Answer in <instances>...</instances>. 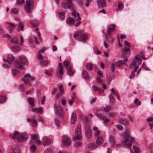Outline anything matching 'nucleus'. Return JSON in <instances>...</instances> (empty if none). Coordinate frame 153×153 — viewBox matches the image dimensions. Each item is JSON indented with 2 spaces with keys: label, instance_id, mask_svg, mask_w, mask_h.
<instances>
[{
  "label": "nucleus",
  "instance_id": "f257e3e1",
  "mask_svg": "<svg viewBox=\"0 0 153 153\" xmlns=\"http://www.w3.org/2000/svg\"><path fill=\"white\" fill-rule=\"evenodd\" d=\"M28 135L26 132H23L21 134L18 132L15 131L13 134L11 133L10 134V137L13 139H16L19 142H22L25 141L27 138Z\"/></svg>",
  "mask_w": 153,
  "mask_h": 153
},
{
  "label": "nucleus",
  "instance_id": "f03ea898",
  "mask_svg": "<svg viewBox=\"0 0 153 153\" xmlns=\"http://www.w3.org/2000/svg\"><path fill=\"white\" fill-rule=\"evenodd\" d=\"M123 136L125 140L123 143V144L124 146L128 148L131 147V143L134 141V138L130 136L129 131L127 130L123 134Z\"/></svg>",
  "mask_w": 153,
  "mask_h": 153
},
{
  "label": "nucleus",
  "instance_id": "7ed1b4c3",
  "mask_svg": "<svg viewBox=\"0 0 153 153\" xmlns=\"http://www.w3.org/2000/svg\"><path fill=\"white\" fill-rule=\"evenodd\" d=\"M20 60H17L14 62V66L15 68L19 69H23L24 68L23 64L26 61L25 57L23 56H20Z\"/></svg>",
  "mask_w": 153,
  "mask_h": 153
},
{
  "label": "nucleus",
  "instance_id": "20e7f679",
  "mask_svg": "<svg viewBox=\"0 0 153 153\" xmlns=\"http://www.w3.org/2000/svg\"><path fill=\"white\" fill-rule=\"evenodd\" d=\"M74 37L76 39L80 41L85 40L88 38V35L87 33L81 31L75 33Z\"/></svg>",
  "mask_w": 153,
  "mask_h": 153
},
{
  "label": "nucleus",
  "instance_id": "39448f33",
  "mask_svg": "<svg viewBox=\"0 0 153 153\" xmlns=\"http://www.w3.org/2000/svg\"><path fill=\"white\" fill-rule=\"evenodd\" d=\"M34 2L32 0H27L24 6V9L25 11L28 13L31 12L30 10H32L34 7Z\"/></svg>",
  "mask_w": 153,
  "mask_h": 153
},
{
  "label": "nucleus",
  "instance_id": "423d86ee",
  "mask_svg": "<svg viewBox=\"0 0 153 153\" xmlns=\"http://www.w3.org/2000/svg\"><path fill=\"white\" fill-rule=\"evenodd\" d=\"M81 125L80 124H78L75 131V136L73 138L74 140H80L82 138V136L81 132Z\"/></svg>",
  "mask_w": 153,
  "mask_h": 153
},
{
  "label": "nucleus",
  "instance_id": "0eeeda50",
  "mask_svg": "<svg viewBox=\"0 0 153 153\" xmlns=\"http://www.w3.org/2000/svg\"><path fill=\"white\" fill-rule=\"evenodd\" d=\"M34 80V78L31 76L29 74H27L24 75V78L21 80L25 84L29 83L30 82H32Z\"/></svg>",
  "mask_w": 153,
  "mask_h": 153
},
{
  "label": "nucleus",
  "instance_id": "6e6552de",
  "mask_svg": "<svg viewBox=\"0 0 153 153\" xmlns=\"http://www.w3.org/2000/svg\"><path fill=\"white\" fill-rule=\"evenodd\" d=\"M58 66L59 68L57 71V74L61 79H62V76L64 73L63 65L61 63H59V64Z\"/></svg>",
  "mask_w": 153,
  "mask_h": 153
},
{
  "label": "nucleus",
  "instance_id": "1a4fd4ad",
  "mask_svg": "<svg viewBox=\"0 0 153 153\" xmlns=\"http://www.w3.org/2000/svg\"><path fill=\"white\" fill-rule=\"evenodd\" d=\"M67 2V4L65 3H62L61 5V7L65 9H67L68 8L69 9H72L71 5H73V4L71 2V0H68Z\"/></svg>",
  "mask_w": 153,
  "mask_h": 153
},
{
  "label": "nucleus",
  "instance_id": "9d476101",
  "mask_svg": "<svg viewBox=\"0 0 153 153\" xmlns=\"http://www.w3.org/2000/svg\"><path fill=\"white\" fill-rule=\"evenodd\" d=\"M62 140L63 143L65 146H68L71 144L70 139L66 135H64L62 138Z\"/></svg>",
  "mask_w": 153,
  "mask_h": 153
},
{
  "label": "nucleus",
  "instance_id": "9b49d317",
  "mask_svg": "<svg viewBox=\"0 0 153 153\" xmlns=\"http://www.w3.org/2000/svg\"><path fill=\"white\" fill-rule=\"evenodd\" d=\"M116 25L114 24L110 25L108 28L107 31V34L109 36H111V33L113 32L115 30Z\"/></svg>",
  "mask_w": 153,
  "mask_h": 153
},
{
  "label": "nucleus",
  "instance_id": "f8f14e48",
  "mask_svg": "<svg viewBox=\"0 0 153 153\" xmlns=\"http://www.w3.org/2000/svg\"><path fill=\"white\" fill-rule=\"evenodd\" d=\"M85 130L86 137L88 138L91 137L92 135V132L88 126L86 125L85 126Z\"/></svg>",
  "mask_w": 153,
  "mask_h": 153
},
{
  "label": "nucleus",
  "instance_id": "ddd939ff",
  "mask_svg": "<svg viewBox=\"0 0 153 153\" xmlns=\"http://www.w3.org/2000/svg\"><path fill=\"white\" fill-rule=\"evenodd\" d=\"M55 108L56 112L59 115V117L62 118L63 115L62 114V108L61 106L58 105H56Z\"/></svg>",
  "mask_w": 153,
  "mask_h": 153
},
{
  "label": "nucleus",
  "instance_id": "4468645a",
  "mask_svg": "<svg viewBox=\"0 0 153 153\" xmlns=\"http://www.w3.org/2000/svg\"><path fill=\"white\" fill-rule=\"evenodd\" d=\"M95 114L97 117H100L103 120L105 119V116L103 111L99 110L95 112Z\"/></svg>",
  "mask_w": 153,
  "mask_h": 153
},
{
  "label": "nucleus",
  "instance_id": "2eb2a0df",
  "mask_svg": "<svg viewBox=\"0 0 153 153\" xmlns=\"http://www.w3.org/2000/svg\"><path fill=\"white\" fill-rule=\"evenodd\" d=\"M128 61V59L127 58L124 59L123 61L120 60L118 61L117 62H115L116 63V65L117 67L121 66L122 65H125Z\"/></svg>",
  "mask_w": 153,
  "mask_h": 153
},
{
  "label": "nucleus",
  "instance_id": "dca6fc26",
  "mask_svg": "<svg viewBox=\"0 0 153 153\" xmlns=\"http://www.w3.org/2000/svg\"><path fill=\"white\" fill-rule=\"evenodd\" d=\"M97 5L100 8H102L105 6V0H97Z\"/></svg>",
  "mask_w": 153,
  "mask_h": 153
},
{
  "label": "nucleus",
  "instance_id": "f3484780",
  "mask_svg": "<svg viewBox=\"0 0 153 153\" xmlns=\"http://www.w3.org/2000/svg\"><path fill=\"white\" fill-rule=\"evenodd\" d=\"M39 29L38 28H36L35 29V30L37 31V37H35V42L36 43H38L39 42L38 41V39L40 40L41 41H42V39L41 37L40 33L38 30Z\"/></svg>",
  "mask_w": 153,
  "mask_h": 153
},
{
  "label": "nucleus",
  "instance_id": "a211bd4d",
  "mask_svg": "<svg viewBox=\"0 0 153 153\" xmlns=\"http://www.w3.org/2000/svg\"><path fill=\"white\" fill-rule=\"evenodd\" d=\"M39 59L40 60V63L41 65L43 66H45L48 64V61L46 57H42L41 59Z\"/></svg>",
  "mask_w": 153,
  "mask_h": 153
},
{
  "label": "nucleus",
  "instance_id": "6ab92c4d",
  "mask_svg": "<svg viewBox=\"0 0 153 153\" xmlns=\"http://www.w3.org/2000/svg\"><path fill=\"white\" fill-rule=\"evenodd\" d=\"M43 144L44 145H48L50 144V140L47 137H44L42 139Z\"/></svg>",
  "mask_w": 153,
  "mask_h": 153
},
{
  "label": "nucleus",
  "instance_id": "aec40b11",
  "mask_svg": "<svg viewBox=\"0 0 153 153\" xmlns=\"http://www.w3.org/2000/svg\"><path fill=\"white\" fill-rule=\"evenodd\" d=\"M66 22L69 25H74L75 23V19L71 17H68L66 19Z\"/></svg>",
  "mask_w": 153,
  "mask_h": 153
},
{
  "label": "nucleus",
  "instance_id": "412c9836",
  "mask_svg": "<svg viewBox=\"0 0 153 153\" xmlns=\"http://www.w3.org/2000/svg\"><path fill=\"white\" fill-rule=\"evenodd\" d=\"M118 122L119 123L126 126L128 125L129 123L127 120L122 118L119 119Z\"/></svg>",
  "mask_w": 153,
  "mask_h": 153
},
{
  "label": "nucleus",
  "instance_id": "4be33fe9",
  "mask_svg": "<svg viewBox=\"0 0 153 153\" xmlns=\"http://www.w3.org/2000/svg\"><path fill=\"white\" fill-rule=\"evenodd\" d=\"M71 124H74L76 121V114L75 113H73L71 115Z\"/></svg>",
  "mask_w": 153,
  "mask_h": 153
},
{
  "label": "nucleus",
  "instance_id": "5701e85b",
  "mask_svg": "<svg viewBox=\"0 0 153 153\" xmlns=\"http://www.w3.org/2000/svg\"><path fill=\"white\" fill-rule=\"evenodd\" d=\"M82 76L84 79H90V76L88 72L85 71H82Z\"/></svg>",
  "mask_w": 153,
  "mask_h": 153
},
{
  "label": "nucleus",
  "instance_id": "b1692460",
  "mask_svg": "<svg viewBox=\"0 0 153 153\" xmlns=\"http://www.w3.org/2000/svg\"><path fill=\"white\" fill-rule=\"evenodd\" d=\"M15 57L11 54H9L7 57V61L9 63H11L14 60Z\"/></svg>",
  "mask_w": 153,
  "mask_h": 153
},
{
  "label": "nucleus",
  "instance_id": "393cba45",
  "mask_svg": "<svg viewBox=\"0 0 153 153\" xmlns=\"http://www.w3.org/2000/svg\"><path fill=\"white\" fill-rule=\"evenodd\" d=\"M103 139L102 137H97L96 141V143L97 145H100L103 142Z\"/></svg>",
  "mask_w": 153,
  "mask_h": 153
},
{
  "label": "nucleus",
  "instance_id": "a878e982",
  "mask_svg": "<svg viewBox=\"0 0 153 153\" xmlns=\"http://www.w3.org/2000/svg\"><path fill=\"white\" fill-rule=\"evenodd\" d=\"M86 68L88 71L92 70L93 69V65L91 63H88L86 65Z\"/></svg>",
  "mask_w": 153,
  "mask_h": 153
},
{
  "label": "nucleus",
  "instance_id": "bb28decb",
  "mask_svg": "<svg viewBox=\"0 0 153 153\" xmlns=\"http://www.w3.org/2000/svg\"><path fill=\"white\" fill-rule=\"evenodd\" d=\"M20 50V46L18 45L14 46L12 47L13 51L17 52L19 51Z\"/></svg>",
  "mask_w": 153,
  "mask_h": 153
},
{
  "label": "nucleus",
  "instance_id": "cd10ccee",
  "mask_svg": "<svg viewBox=\"0 0 153 153\" xmlns=\"http://www.w3.org/2000/svg\"><path fill=\"white\" fill-rule=\"evenodd\" d=\"M24 25L21 22H19L18 24V27H17V30L18 31L21 30L23 31L24 29Z\"/></svg>",
  "mask_w": 153,
  "mask_h": 153
},
{
  "label": "nucleus",
  "instance_id": "c85d7f7f",
  "mask_svg": "<svg viewBox=\"0 0 153 153\" xmlns=\"http://www.w3.org/2000/svg\"><path fill=\"white\" fill-rule=\"evenodd\" d=\"M44 52V50L43 49L40 50L38 52V58L39 59H41L43 57L42 53Z\"/></svg>",
  "mask_w": 153,
  "mask_h": 153
},
{
  "label": "nucleus",
  "instance_id": "c756f323",
  "mask_svg": "<svg viewBox=\"0 0 153 153\" xmlns=\"http://www.w3.org/2000/svg\"><path fill=\"white\" fill-rule=\"evenodd\" d=\"M12 150L14 153H19V149L17 146H14L12 148Z\"/></svg>",
  "mask_w": 153,
  "mask_h": 153
},
{
  "label": "nucleus",
  "instance_id": "7c9ffc66",
  "mask_svg": "<svg viewBox=\"0 0 153 153\" xmlns=\"http://www.w3.org/2000/svg\"><path fill=\"white\" fill-rule=\"evenodd\" d=\"M32 109L38 113H41L43 111V109L42 108H32Z\"/></svg>",
  "mask_w": 153,
  "mask_h": 153
},
{
  "label": "nucleus",
  "instance_id": "2f4dec72",
  "mask_svg": "<svg viewBox=\"0 0 153 153\" xmlns=\"http://www.w3.org/2000/svg\"><path fill=\"white\" fill-rule=\"evenodd\" d=\"M135 59V62L138 61V65H140L142 62V60L139 58V57L138 55H137L135 57L134 59Z\"/></svg>",
  "mask_w": 153,
  "mask_h": 153
},
{
  "label": "nucleus",
  "instance_id": "473e14b6",
  "mask_svg": "<svg viewBox=\"0 0 153 153\" xmlns=\"http://www.w3.org/2000/svg\"><path fill=\"white\" fill-rule=\"evenodd\" d=\"M30 22L32 25L34 27H36L38 25V23L36 20H31Z\"/></svg>",
  "mask_w": 153,
  "mask_h": 153
},
{
  "label": "nucleus",
  "instance_id": "72a5a7b5",
  "mask_svg": "<svg viewBox=\"0 0 153 153\" xmlns=\"http://www.w3.org/2000/svg\"><path fill=\"white\" fill-rule=\"evenodd\" d=\"M6 97L3 96H0V103H3L5 102Z\"/></svg>",
  "mask_w": 153,
  "mask_h": 153
},
{
  "label": "nucleus",
  "instance_id": "f704fd0d",
  "mask_svg": "<svg viewBox=\"0 0 153 153\" xmlns=\"http://www.w3.org/2000/svg\"><path fill=\"white\" fill-rule=\"evenodd\" d=\"M92 88L94 91H98L99 92L101 91V88L96 87L95 85H93L92 86Z\"/></svg>",
  "mask_w": 153,
  "mask_h": 153
},
{
  "label": "nucleus",
  "instance_id": "c9c22d12",
  "mask_svg": "<svg viewBox=\"0 0 153 153\" xmlns=\"http://www.w3.org/2000/svg\"><path fill=\"white\" fill-rule=\"evenodd\" d=\"M116 63H115L114 62L111 64V65L110 67L111 70L112 71H114L115 70V67H117V66L116 65Z\"/></svg>",
  "mask_w": 153,
  "mask_h": 153
},
{
  "label": "nucleus",
  "instance_id": "e433bc0d",
  "mask_svg": "<svg viewBox=\"0 0 153 153\" xmlns=\"http://www.w3.org/2000/svg\"><path fill=\"white\" fill-rule=\"evenodd\" d=\"M64 64L65 66L67 68L70 67V62L68 60H65L64 61Z\"/></svg>",
  "mask_w": 153,
  "mask_h": 153
},
{
  "label": "nucleus",
  "instance_id": "4c0bfd02",
  "mask_svg": "<svg viewBox=\"0 0 153 153\" xmlns=\"http://www.w3.org/2000/svg\"><path fill=\"white\" fill-rule=\"evenodd\" d=\"M28 102L30 104L33 105L34 103V99L32 97H30L28 99Z\"/></svg>",
  "mask_w": 153,
  "mask_h": 153
},
{
  "label": "nucleus",
  "instance_id": "58836bf2",
  "mask_svg": "<svg viewBox=\"0 0 153 153\" xmlns=\"http://www.w3.org/2000/svg\"><path fill=\"white\" fill-rule=\"evenodd\" d=\"M109 97L110 100V101L111 103H115V101L114 100V99L113 97L112 94H111L110 95Z\"/></svg>",
  "mask_w": 153,
  "mask_h": 153
},
{
  "label": "nucleus",
  "instance_id": "ea45409f",
  "mask_svg": "<svg viewBox=\"0 0 153 153\" xmlns=\"http://www.w3.org/2000/svg\"><path fill=\"white\" fill-rule=\"evenodd\" d=\"M135 59H134L133 63L129 65V66L130 68H132L134 66L138 65V63H137V62H135Z\"/></svg>",
  "mask_w": 153,
  "mask_h": 153
},
{
  "label": "nucleus",
  "instance_id": "a19ab883",
  "mask_svg": "<svg viewBox=\"0 0 153 153\" xmlns=\"http://www.w3.org/2000/svg\"><path fill=\"white\" fill-rule=\"evenodd\" d=\"M109 142L112 145H113L115 144V141L114 137H113L111 136L110 137L109 139Z\"/></svg>",
  "mask_w": 153,
  "mask_h": 153
},
{
  "label": "nucleus",
  "instance_id": "79ce46f5",
  "mask_svg": "<svg viewBox=\"0 0 153 153\" xmlns=\"http://www.w3.org/2000/svg\"><path fill=\"white\" fill-rule=\"evenodd\" d=\"M32 126L35 127L36 126L37 124V123L35 120H31Z\"/></svg>",
  "mask_w": 153,
  "mask_h": 153
},
{
  "label": "nucleus",
  "instance_id": "37998d69",
  "mask_svg": "<svg viewBox=\"0 0 153 153\" xmlns=\"http://www.w3.org/2000/svg\"><path fill=\"white\" fill-rule=\"evenodd\" d=\"M67 73L69 75L71 76H73V71H72L71 68L70 67L67 68Z\"/></svg>",
  "mask_w": 153,
  "mask_h": 153
},
{
  "label": "nucleus",
  "instance_id": "c03bdc74",
  "mask_svg": "<svg viewBox=\"0 0 153 153\" xmlns=\"http://www.w3.org/2000/svg\"><path fill=\"white\" fill-rule=\"evenodd\" d=\"M10 41L13 43L16 44L18 43L19 42V41L18 39L16 37H14L12 39H11Z\"/></svg>",
  "mask_w": 153,
  "mask_h": 153
},
{
  "label": "nucleus",
  "instance_id": "a18cd8bd",
  "mask_svg": "<svg viewBox=\"0 0 153 153\" xmlns=\"http://www.w3.org/2000/svg\"><path fill=\"white\" fill-rule=\"evenodd\" d=\"M94 52L95 54L98 55L101 53L100 51L97 49V48L96 47H94Z\"/></svg>",
  "mask_w": 153,
  "mask_h": 153
},
{
  "label": "nucleus",
  "instance_id": "49530a36",
  "mask_svg": "<svg viewBox=\"0 0 153 153\" xmlns=\"http://www.w3.org/2000/svg\"><path fill=\"white\" fill-rule=\"evenodd\" d=\"M31 139L33 141H34L37 139H38V136L37 135L34 134L31 135Z\"/></svg>",
  "mask_w": 153,
  "mask_h": 153
},
{
  "label": "nucleus",
  "instance_id": "de8ad7c7",
  "mask_svg": "<svg viewBox=\"0 0 153 153\" xmlns=\"http://www.w3.org/2000/svg\"><path fill=\"white\" fill-rule=\"evenodd\" d=\"M59 16L60 18L63 19L65 17V13L62 12H61L59 13Z\"/></svg>",
  "mask_w": 153,
  "mask_h": 153
},
{
  "label": "nucleus",
  "instance_id": "09e8293b",
  "mask_svg": "<svg viewBox=\"0 0 153 153\" xmlns=\"http://www.w3.org/2000/svg\"><path fill=\"white\" fill-rule=\"evenodd\" d=\"M97 82V83H102L103 82V81L102 79L100 77H97L96 78Z\"/></svg>",
  "mask_w": 153,
  "mask_h": 153
},
{
  "label": "nucleus",
  "instance_id": "8fccbe9b",
  "mask_svg": "<svg viewBox=\"0 0 153 153\" xmlns=\"http://www.w3.org/2000/svg\"><path fill=\"white\" fill-rule=\"evenodd\" d=\"M130 49V48L129 47H126L124 48H123L122 49V51L124 52H126L129 51Z\"/></svg>",
  "mask_w": 153,
  "mask_h": 153
},
{
  "label": "nucleus",
  "instance_id": "3c124183",
  "mask_svg": "<svg viewBox=\"0 0 153 153\" xmlns=\"http://www.w3.org/2000/svg\"><path fill=\"white\" fill-rule=\"evenodd\" d=\"M133 147L136 153H139V150L137 146H133Z\"/></svg>",
  "mask_w": 153,
  "mask_h": 153
},
{
  "label": "nucleus",
  "instance_id": "603ef678",
  "mask_svg": "<svg viewBox=\"0 0 153 153\" xmlns=\"http://www.w3.org/2000/svg\"><path fill=\"white\" fill-rule=\"evenodd\" d=\"M111 107L110 105H108L106 107L104 108V110L106 112H108L109 111L110 109L111 108Z\"/></svg>",
  "mask_w": 153,
  "mask_h": 153
},
{
  "label": "nucleus",
  "instance_id": "864d4df0",
  "mask_svg": "<svg viewBox=\"0 0 153 153\" xmlns=\"http://www.w3.org/2000/svg\"><path fill=\"white\" fill-rule=\"evenodd\" d=\"M35 149V146L33 145H31L30 146V150L31 152L33 153Z\"/></svg>",
  "mask_w": 153,
  "mask_h": 153
},
{
  "label": "nucleus",
  "instance_id": "5fc2aeb1",
  "mask_svg": "<svg viewBox=\"0 0 153 153\" xmlns=\"http://www.w3.org/2000/svg\"><path fill=\"white\" fill-rule=\"evenodd\" d=\"M52 152L51 149L50 148H48L44 151V153H52Z\"/></svg>",
  "mask_w": 153,
  "mask_h": 153
},
{
  "label": "nucleus",
  "instance_id": "6e6d98bb",
  "mask_svg": "<svg viewBox=\"0 0 153 153\" xmlns=\"http://www.w3.org/2000/svg\"><path fill=\"white\" fill-rule=\"evenodd\" d=\"M12 12L13 13L15 14H17L18 13V11L17 9L16 8H13L12 9Z\"/></svg>",
  "mask_w": 153,
  "mask_h": 153
},
{
  "label": "nucleus",
  "instance_id": "4d7b16f0",
  "mask_svg": "<svg viewBox=\"0 0 153 153\" xmlns=\"http://www.w3.org/2000/svg\"><path fill=\"white\" fill-rule=\"evenodd\" d=\"M19 72L18 70L16 69H14L13 71L12 74L14 75H16Z\"/></svg>",
  "mask_w": 153,
  "mask_h": 153
},
{
  "label": "nucleus",
  "instance_id": "13d9d810",
  "mask_svg": "<svg viewBox=\"0 0 153 153\" xmlns=\"http://www.w3.org/2000/svg\"><path fill=\"white\" fill-rule=\"evenodd\" d=\"M115 126L117 128L118 130H122L123 128V126L121 125H116Z\"/></svg>",
  "mask_w": 153,
  "mask_h": 153
},
{
  "label": "nucleus",
  "instance_id": "bf43d9fd",
  "mask_svg": "<svg viewBox=\"0 0 153 153\" xmlns=\"http://www.w3.org/2000/svg\"><path fill=\"white\" fill-rule=\"evenodd\" d=\"M81 143L80 142H77L75 143V146L76 148H77L81 146Z\"/></svg>",
  "mask_w": 153,
  "mask_h": 153
},
{
  "label": "nucleus",
  "instance_id": "052dcab7",
  "mask_svg": "<svg viewBox=\"0 0 153 153\" xmlns=\"http://www.w3.org/2000/svg\"><path fill=\"white\" fill-rule=\"evenodd\" d=\"M74 97H72V100H69V102L70 105H71L74 102Z\"/></svg>",
  "mask_w": 153,
  "mask_h": 153
},
{
  "label": "nucleus",
  "instance_id": "680f3d73",
  "mask_svg": "<svg viewBox=\"0 0 153 153\" xmlns=\"http://www.w3.org/2000/svg\"><path fill=\"white\" fill-rule=\"evenodd\" d=\"M6 23L10 24V26L13 28H14L16 27V25L13 23H11L10 22H6Z\"/></svg>",
  "mask_w": 153,
  "mask_h": 153
},
{
  "label": "nucleus",
  "instance_id": "e2e57ef3",
  "mask_svg": "<svg viewBox=\"0 0 153 153\" xmlns=\"http://www.w3.org/2000/svg\"><path fill=\"white\" fill-rule=\"evenodd\" d=\"M17 1L19 4H22L25 2L24 0H17Z\"/></svg>",
  "mask_w": 153,
  "mask_h": 153
},
{
  "label": "nucleus",
  "instance_id": "0e129e2a",
  "mask_svg": "<svg viewBox=\"0 0 153 153\" xmlns=\"http://www.w3.org/2000/svg\"><path fill=\"white\" fill-rule=\"evenodd\" d=\"M59 91L61 93H62L64 91V89L62 86L61 85L59 86Z\"/></svg>",
  "mask_w": 153,
  "mask_h": 153
},
{
  "label": "nucleus",
  "instance_id": "69168bd1",
  "mask_svg": "<svg viewBox=\"0 0 153 153\" xmlns=\"http://www.w3.org/2000/svg\"><path fill=\"white\" fill-rule=\"evenodd\" d=\"M3 37L4 38H10V35L8 34H6L3 35Z\"/></svg>",
  "mask_w": 153,
  "mask_h": 153
},
{
  "label": "nucleus",
  "instance_id": "338daca9",
  "mask_svg": "<svg viewBox=\"0 0 153 153\" xmlns=\"http://www.w3.org/2000/svg\"><path fill=\"white\" fill-rule=\"evenodd\" d=\"M97 73L99 75L101 76L102 78H103V76H102V73L101 71H98Z\"/></svg>",
  "mask_w": 153,
  "mask_h": 153
},
{
  "label": "nucleus",
  "instance_id": "774afa93",
  "mask_svg": "<svg viewBox=\"0 0 153 153\" xmlns=\"http://www.w3.org/2000/svg\"><path fill=\"white\" fill-rule=\"evenodd\" d=\"M124 44L126 47H130V45L127 41L126 40L125 41Z\"/></svg>",
  "mask_w": 153,
  "mask_h": 153
}]
</instances>
